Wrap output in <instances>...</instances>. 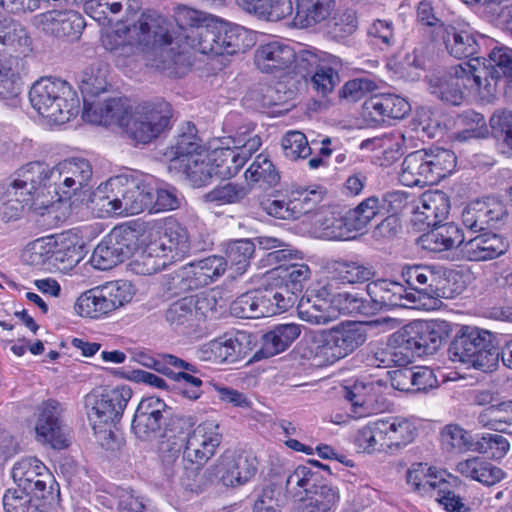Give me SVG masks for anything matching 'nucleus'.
<instances>
[{"instance_id": "11", "label": "nucleus", "mask_w": 512, "mask_h": 512, "mask_svg": "<svg viewBox=\"0 0 512 512\" xmlns=\"http://www.w3.org/2000/svg\"><path fill=\"white\" fill-rule=\"evenodd\" d=\"M366 329L360 322H346L322 331L314 337L317 344V355L326 362H334L346 357L366 341Z\"/></svg>"}, {"instance_id": "30", "label": "nucleus", "mask_w": 512, "mask_h": 512, "mask_svg": "<svg viewBox=\"0 0 512 512\" xmlns=\"http://www.w3.org/2000/svg\"><path fill=\"white\" fill-rule=\"evenodd\" d=\"M305 491V496L300 499V510L303 512H330L340 498L336 487L326 483L309 482L307 486H299Z\"/></svg>"}, {"instance_id": "18", "label": "nucleus", "mask_w": 512, "mask_h": 512, "mask_svg": "<svg viewBox=\"0 0 512 512\" xmlns=\"http://www.w3.org/2000/svg\"><path fill=\"white\" fill-rule=\"evenodd\" d=\"M12 478L17 484L18 491L34 495L36 498L45 499L47 494H52L54 480L48 473L46 466L36 458L28 457L17 462L12 468Z\"/></svg>"}, {"instance_id": "34", "label": "nucleus", "mask_w": 512, "mask_h": 512, "mask_svg": "<svg viewBox=\"0 0 512 512\" xmlns=\"http://www.w3.org/2000/svg\"><path fill=\"white\" fill-rule=\"evenodd\" d=\"M456 471L486 486L499 483L505 475L501 468L482 457H472L459 462Z\"/></svg>"}, {"instance_id": "63", "label": "nucleus", "mask_w": 512, "mask_h": 512, "mask_svg": "<svg viewBox=\"0 0 512 512\" xmlns=\"http://www.w3.org/2000/svg\"><path fill=\"white\" fill-rule=\"evenodd\" d=\"M247 194L248 189L243 184L227 182L206 193L204 200L211 203L232 204L240 202Z\"/></svg>"}, {"instance_id": "64", "label": "nucleus", "mask_w": 512, "mask_h": 512, "mask_svg": "<svg viewBox=\"0 0 512 512\" xmlns=\"http://www.w3.org/2000/svg\"><path fill=\"white\" fill-rule=\"evenodd\" d=\"M30 495L17 489H8L3 496L5 512H44Z\"/></svg>"}, {"instance_id": "15", "label": "nucleus", "mask_w": 512, "mask_h": 512, "mask_svg": "<svg viewBox=\"0 0 512 512\" xmlns=\"http://www.w3.org/2000/svg\"><path fill=\"white\" fill-rule=\"evenodd\" d=\"M216 430L217 426L212 423L198 425L185 438V444H180L174 452L179 454L182 449L183 462L196 465V469H200L215 454L221 443L222 436Z\"/></svg>"}, {"instance_id": "62", "label": "nucleus", "mask_w": 512, "mask_h": 512, "mask_svg": "<svg viewBox=\"0 0 512 512\" xmlns=\"http://www.w3.org/2000/svg\"><path fill=\"white\" fill-rule=\"evenodd\" d=\"M334 269L340 280L350 284L364 283L375 274L371 266L353 261H337Z\"/></svg>"}, {"instance_id": "59", "label": "nucleus", "mask_w": 512, "mask_h": 512, "mask_svg": "<svg viewBox=\"0 0 512 512\" xmlns=\"http://www.w3.org/2000/svg\"><path fill=\"white\" fill-rule=\"evenodd\" d=\"M281 278L284 286L289 287L297 294L302 291L303 284L310 278V269L304 263H291L272 269Z\"/></svg>"}, {"instance_id": "60", "label": "nucleus", "mask_w": 512, "mask_h": 512, "mask_svg": "<svg viewBox=\"0 0 512 512\" xmlns=\"http://www.w3.org/2000/svg\"><path fill=\"white\" fill-rule=\"evenodd\" d=\"M482 66L487 67L489 70L497 71L495 74L497 77L492 78L488 76V80L492 84V92L496 86L497 80L501 76L512 78V49L507 47L494 48L489 53V65L481 62Z\"/></svg>"}, {"instance_id": "56", "label": "nucleus", "mask_w": 512, "mask_h": 512, "mask_svg": "<svg viewBox=\"0 0 512 512\" xmlns=\"http://www.w3.org/2000/svg\"><path fill=\"white\" fill-rule=\"evenodd\" d=\"M332 474L329 465L320 463L317 460H308L305 465H299L286 479V488L293 486H307L309 482H319L320 471Z\"/></svg>"}, {"instance_id": "29", "label": "nucleus", "mask_w": 512, "mask_h": 512, "mask_svg": "<svg viewBox=\"0 0 512 512\" xmlns=\"http://www.w3.org/2000/svg\"><path fill=\"white\" fill-rule=\"evenodd\" d=\"M450 211V199L440 190L426 191L415 208V219L427 227L437 226L445 221Z\"/></svg>"}, {"instance_id": "28", "label": "nucleus", "mask_w": 512, "mask_h": 512, "mask_svg": "<svg viewBox=\"0 0 512 512\" xmlns=\"http://www.w3.org/2000/svg\"><path fill=\"white\" fill-rule=\"evenodd\" d=\"M254 61L259 70L265 73H274L289 68L295 61V51L291 45L272 41L260 45L254 56Z\"/></svg>"}, {"instance_id": "2", "label": "nucleus", "mask_w": 512, "mask_h": 512, "mask_svg": "<svg viewBox=\"0 0 512 512\" xmlns=\"http://www.w3.org/2000/svg\"><path fill=\"white\" fill-rule=\"evenodd\" d=\"M495 72L482 66L480 57H475L451 67L441 76L432 78L430 86L437 98L451 105H459L464 98V90L472 93L483 90L486 94H492V84L488 76L497 77Z\"/></svg>"}, {"instance_id": "9", "label": "nucleus", "mask_w": 512, "mask_h": 512, "mask_svg": "<svg viewBox=\"0 0 512 512\" xmlns=\"http://www.w3.org/2000/svg\"><path fill=\"white\" fill-rule=\"evenodd\" d=\"M103 189L111 193L104 197L109 206L107 211L119 215H136L150 210L154 200L151 187L124 177L110 178Z\"/></svg>"}, {"instance_id": "16", "label": "nucleus", "mask_w": 512, "mask_h": 512, "mask_svg": "<svg viewBox=\"0 0 512 512\" xmlns=\"http://www.w3.org/2000/svg\"><path fill=\"white\" fill-rule=\"evenodd\" d=\"M404 341H410L417 357L434 354L450 335L451 323L445 320L413 321L402 328Z\"/></svg>"}, {"instance_id": "22", "label": "nucleus", "mask_w": 512, "mask_h": 512, "mask_svg": "<svg viewBox=\"0 0 512 512\" xmlns=\"http://www.w3.org/2000/svg\"><path fill=\"white\" fill-rule=\"evenodd\" d=\"M38 27L57 38L78 39L86 22L83 16L73 10H51L36 17Z\"/></svg>"}, {"instance_id": "61", "label": "nucleus", "mask_w": 512, "mask_h": 512, "mask_svg": "<svg viewBox=\"0 0 512 512\" xmlns=\"http://www.w3.org/2000/svg\"><path fill=\"white\" fill-rule=\"evenodd\" d=\"M245 178L252 182L275 185L280 176L267 155L259 154L245 172Z\"/></svg>"}, {"instance_id": "41", "label": "nucleus", "mask_w": 512, "mask_h": 512, "mask_svg": "<svg viewBox=\"0 0 512 512\" xmlns=\"http://www.w3.org/2000/svg\"><path fill=\"white\" fill-rule=\"evenodd\" d=\"M79 83L84 105L85 98L89 99V97L98 96L106 91L108 85L107 65L100 61H94L81 72Z\"/></svg>"}, {"instance_id": "23", "label": "nucleus", "mask_w": 512, "mask_h": 512, "mask_svg": "<svg viewBox=\"0 0 512 512\" xmlns=\"http://www.w3.org/2000/svg\"><path fill=\"white\" fill-rule=\"evenodd\" d=\"M209 310H211V302L207 296L202 294L187 296L169 305L165 311V319L174 327L192 326L203 321Z\"/></svg>"}, {"instance_id": "39", "label": "nucleus", "mask_w": 512, "mask_h": 512, "mask_svg": "<svg viewBox=\"0 0 512 512\" xmlns=\"http://www.w3.org/2000/svg\"><path fill=\"white\" fill-rule=\"evenodd\" d=\"M297 312L301 320L313 325H325L333 319L331 304L318 296L301 297Z\"/></svg>"}, {"instance_id": "17", "label": "nucleus", "mask_w": 512, "mask_h": 512, "mask_svg": "<svg viewBox=\"0 0 512 512\" xmlns=\"http://www.w3.org/2000/svg\"><path fill=\"white\" fill-rule=\"evenodd\" d=\"M408 194L403 191H389L381 195H372L361 201L355 208L349 209L350 221L358 231L365 229L370 222L386 212H401L407 205Z\"/></svg>"}, {"instance_id": "25", "label": "nucleus", "mask_w": 512, "mask_h": 512, "mask_svg": "<svg viewBox=\"0 0 512 512\" xmlns=\"http://www.w3.org/2000/svg\"><path fill=\"white\" fill-rule=\"evenodd\" d=\"M507 215V208L502 201L496 199L476 201L464 209L462 223L473 232H481L502 221Z\"/></svg>"}, {"instance_id": "20", "label": "nucleus", "mask_w": 512, "mask_h": 512, "mask_svg": "<svg viewBox=\"0 0 512 512\" xmlns=\"http://www.w3.org/2000/svg\"><path fill=\"white\" fill-rule=\"evenodd\" d=\"M411 110L409 102L395 94L373 95L362 105V117L370 126H378L387 119H403Z\"/></svg>"}, {"instance_id": "19", "label": "nucleus", "mask_w": 512, "mask_h": 512, "mask_svg": "<svg viewBox=\"0 0 512 512\" xmlns=\"http://www.w3.org/2000/svg\"><path fill=\"white\" fill-rule=\"evenodd\" d=\"M62 412L61 404L54 399L42 402L37 406L35 412L37 417L35 431L38 440L51 445L54 449L68 447L61 419Z\"/></svg>"}, {"instance_id": "38", "label": "nucleus", "mask_w": 512, "mask_h": 512, "mask_svg": "<svg viewBox=\"0 0 512 512\" xmlns=\"http://www.w3.org/2000/svg\"><path fill=\"white\" fill-rule=\"evenodd\" d=\"M406 480L413 489L422 494L433 497L439 489L443 479L438 480L436 470L426 463H414L408 469Z\"/></svg>"}, {"instance_id": "57", "label": "nucleus", "mask_w": 512, "mask_h": 512, "mask_svg": "<svg viewBox=\"0 0 512 512\" xmlns=\"http://www.w3.org/2000/svg\"><path fill=\"white\" fill-rule=\"evenodd\" d=\"M126 259L112 244V238L107 236L95 247L90 258L91 265L98 270H110Z\"/></svg>"}, {"instance_id": "37", "label": "nucleus", "mask_w": 512, "mask_h": 512, "mask_svg": "<svg viewBox=\"0 0 512 512\" xmlns=\"http://www.w3.org/2000/svg\"><path fill=\"white\" fill-rule=\"evenodd\" d=\"M335 7V0H296L295 22L309 28L327 20Z\"/></svg>"}, {"instance_id": "33", "label": "nucleus", "mask_w": 512, "mask_h": 512, "mask_svg": "<svg viewBox=\"0 0 512 512\" xmlns=\"http://www.w3.org/2000/svg\"><path fill=\"white\" fill-rule=\"evenodd\" d=\"M174 19L179 29L183 31V37L185 38L187 45L198 50V30L201 27H210L213 22V18L202 11L186 6H180L175 10Z\"/></svg>"}, {"instance_id": "50", "label": "nucleus", "mask_w": 512, "mask_h": 512, "mask_svg": "<svg viewBox=\"0 0 512 512\" xmlns=\"http://www.w3.org/2000/svg\"><path fill=\"white\" fill-rule=\"evenodd\" d=\"M141 113L147 117L159 134L171 127L173 110L170 103L163 99L144 102L137 106Z\"/></svg>"}, {"instance_id": "54", "label": "nucleus", "mask_w": 512, "mask_h": 512, "mask_svg": "<svg viewBox=\"0 0 512 512\" xmlns=\"http://www.w3.org/2000/svg\"><path fill=\"white\" fill-rule=\"evenodd\" d=\"M367 386L362 382H355L351 386L342 388V397L351 405L350 411L353 418L368 416L371 411V403L367 394Z\"/></svg>"}, {"instance_id": "48", "label": "nucleus", "mask_w": 512, "mask_h": 512, "mask_svg": "<svg viewBox=\"0 0 512 512\" xmlns=\"http://www.w3.org/2000/svg\"><path fill=\"white\" fill-rule=\"evenodd\" d=\"M232 315L238 318L256 319L266 316L262 291L245 293L231 303Z\"/></svg>"}, {"instance_id": "49", "label": "nucleus", "mask_w": 512, "mask_h": 512, "mask_svg": "<svg viewBox=\"0 0 512 512\" xmlns=\"http://www.w3.org/2000/svg\"><path fill=\"white\" fill-rule=\"evenodd\" d=\"M262 294L268 317L287 311L294 306L298 299V294L284 285L266 289L262 291Z\"/></svg>"}, {"instance_id": "31", "label": "nucleus", "mask_w": 512, "mask_h": 512, "mask_svg": "<svg viewBox=\"0 0 512 512\" xmlns=\"http://www.w3.org/2000/svg\"><path fill=\"white\" fill-rule=\"evenodd\" d=\"M48 168L49 164L41 161L27 163L17 170V177L11 182L7 192L23 196L46 188Z\"/></svg>"}, {"instance_id": "4", "label": "nucleus", "mask_w": 512, "mask_h": 512, "mask_svg": "<svg viewBox=\"0 0 512 512\" xmlns=\"http://www.w3.org/2000/svg\"><path fill=\"white\" fill-rule=\"evenodd\" d=\"M32 107L55 124H64L80 112V100L71 85L52 77L36 81L29 91Z\"/></svg>"}, {"instance_id": "1", "label": "nucleus", "mask_w": 512, "mask_h": 512, "mask_svg": "<svg viewBox=\"0 0 512 512\" xmlns=\"http://www.w3.org/2000/svg\"><path fill=\"white\" fill-rule=\"evenodd\" d=\"M128 37L142 46L151 66L169 77H183L191 66L190 57L176 51L178 37L171 23L154 11L142 13L137 22L127 28Z\"/></svg>"}, {"instance_id": "7", "label": "nucleus", "mask_w": 512, "mask_h": 512, "mask_svg": "<svg viewBox=\"0 0 512 512\" xmlns=\"http://www.w3.org/2000/svg\"><path fill=\"white\" fill-rule=\"evenodd\" d=\"M135 295L131 282L118 280L84 292L76 301L78 314L89 318L102 315L129 303Z\"/></svg>"}, {"instance_id": "46", "label": "nucleus", "mask_w": 512, "mask_h": 512, "mask_svg": "<svg viewBox=\"0 0 512 512\" xmlns=\"http://www.w3.org/2000/svg\"><path fill=\"white\" fill-rule=\"evenodd\" d=\"M168 421L164 418H153L135 413L131 429L134 435L141 441L151 442L164 437L167 433Z\"/></svg>"}, {"instance_id": "13", "label": "nucleus", "mask_w": 512, "mask_h": 512, "mask_svg": "<svg viewBox=\"0 0 512 512\" xmlns=\"http://www.w3.org/2000/svg\"><path fill=\"white\" fill-rule=\"evenodd\" d=\"M255 346V335L246 331H236L203 344L198 353L203 361L234 363L246 357Z\"/></svg>"}, {"instance_id": "26", "label": "nucleus", "mask_w": 512, "mask_h": 512, "mask_svg": "<svg viewBox=\"0 0 512 512\" xmlns=\"http://www.w3.org/2000/svg\"><path fill=\"white\" fill-rule=\"evenodd\" d=\"M301 334V326L296 323L275 325L261 337V346L251 360L260 361L284 352Z\"/></svg>"}, {"instance_id": "10", "label": "nucleus", "mask_w": 512, "mask_h": 512, "mask_svg": "<svg viewBox=\"0 0 512 512\" xmlns=\"http://www.w3.org/2000/svg\"><path fill=\"white\" fill-rule=\"evenodd\" d=\"M132 397V390L127 386L104 390L86 397L88 418L95 433L112 435V426L120 421L127 403Z\"/></svg>"}, {"instance_id": "52", "label": "nucleus", "mask_w": 512, "mask_h": 512, "mask_svg": "<svg viewBox=\"0 0 512 512\" xmlns=\"http://www.w3.org/2000/svg\"><path fill=\"white\" fill-rule=\"evenodd\" d=\"M491 135L512 154V110L496 109L489 118Z\"/></svg>"}, {"instance_id": "45", "label": "nucleus", "mask_w": 512, "mask_h": 512, "mask_svg": "<svg viewBox=\"0 0 512 512\" xmlns=\"http://www.w3.org/2000/svg\"><path fill=\"white\" fill-rule=\"evenodd\" d=\"M128 137L135 144H148L156 139L160 134L156 131L151 122L147 120L138 107L131 112L123 125Z\"/></svg>"}, {"instance_id": "14", "label": "nucleus", "mask_w": 512, "mask_h": 512, "mask_svg": "<svg viewBox=\"0 0 512 512\" xmlns=\"http://www.w3.org/2000/svg\"><path fill=\"white\" fill-rule=\"evenodd\" d=\"M401 275L408 286L416 293L417 303L423 298H448L445 270L442 267L415 264L403 267Z\"/></svg>"}, {"instance_id": "55", "label": "nucleus", "mask_w": 512, "mask_h": 512, "mask_svg": "<svg viewBox=\"0 0 512 512\" xmlns=\"http://www.w3.org/2000/svg\"><path fill=\"white\" fill-rule=\"evenodd\" d=\"M458 123L463 126V130L455 134V139L460 142L470 138H484L488 134L484 116L474 110H467L460 114Z\"/></svg>"}, {"instance_id": "42", "label": "nucleus", "mask_w": 512, "mask_h": 512, "mask_svg": "<svg viewBox=\"0 0 512 512\" xmlns=\"http://www.w3.org/2000/svg\"><path fill=\"white\" fill-rule=\"evenodd\" d=\"M60 169L64 174L63 184L71 192L85 187L92 178V167L88 160L74 158L60 162Z\"/></svg>"}, {"instance_id": "51", "label": "nucleus", "mask_w": 512, "mask_h": 512, "mask_svg": "<svg viewBox=\"0 0 512 512\" xmlns=\"http://www.w3.org/2000/svg\"><path fill=\"white\" fill-rule=\"evenodd\" d=\"M255 246V243L250 239L228 242L224 250L226 265L235 266L237 272L243 273L255 253Z\"/></svg>"}, {"instance_id": "40", "label": "nucleus", "mask_w": 512, "mask_h": 512, "mask_svg": "<svg viewBox=\"0 0 512 512\" xmlns=\"http://www.w3.org/2000/svg\"><path fill=\"white\" fill-rule=\"evenodd\" d=\"M388 449H401L411 443L415 437L416 428L406 418L389 417L381 419Z\"/></svg>"}, {"instance_id": "44", "label": "nucleus", "mask_w": 512, "mask_h": 512, "mask_svg": "<svg viewBox=\"0 0 512 512\" xmlns=\"http://www.w3.org/2000/svg\"><path fill=\"white\" fill-rule=\"evenodd\" d=\"M202 146L201 140L196 135L195 126H188V132L180 134L170 151L167 153L170 156V165L176 168L182 164V160L189 158L191 155L205 151Z\"/></svg>"}, {"instance_id": "8", "label": "nucleus", "mask_w": 512, "mask_h": 512, "mask_svg": "<svg viewBox=\"0 0 512 512\" xmlns=\"http://www.w3.org/2000/svg\"><path fill=\"white\" fill-rule=\"evenodd\" d=\"M229 147L202 151L182 160L175 169L181 171L193 187L208 185L213 178L229 179L234 170L229 166L232 161Z\"/></svg>"}, {"instance_id": "12", "label": "nucleus", "mask_w": 512, "mask_h": 512, "mask_svg": "<svg viewBox=\"0 0 512 512\" xmlns=\"http://www.w3.org/2000/svg\"><path fill=\"white\" fill-rule=\"evenodd\" d=\"M257 459L245 452L226 451L207 469L210 481L227 487H236L248 482L257 472Z\"/></svg>"}, {"instance_id": "3", "label": "nucleus", "mask_w": 512, "mask_h": 512, "mask_svg": "<svg viewBox=\"0 0 512 512\" xmlns=\"http://www.w3.org/2000/svg\"><path fill=\"white\" fill-rule=\"evenodd\" d=\"M496 337L488 330L464 325L459 327L448 347V357L482 372H491L498 366L500 351Z\"/></svg>"}, {"instance_id": "21", "label": "nucleus", "mask_w": 512, "mask_h": 512, "mask_svg": "<svg viewBox=\"0 0 512 512\" xmlns=\"http://www.w3.org/2000/svg\"><path fill=\"white\" fill-rule=\"evenodd\" d=\"M366 292L370 298L372 313L383 308L408 307L416 304V293L407 292L396 281L378 279L367 284Z\"/></svg>"}, {"instance_id": "5", "label": "nucleus", "mask_w": 512, "mask_h": 512, "mask_svg": "<svg viewBox=\"0 0 512 512\" xmlns=\"http://www.w3.org/2000/svg\"><path fill=\"white\" fill-rule=\"evenodd\" d=\"M455 154L447 149H421L409 153L402 162L400 180L405 186L435 184L452 172Z\"/></svg>"}, {"instance_id": "27", "label": "nucleus", "mask_w": 512, "mask_h": 512, "mask_svg": "<svg viewBox=\"0 0 512 512\" xmlns=\"http://www.w3.org/2000/svg\"><path fill=\"white\" fill-rule=\"evenodd\" d=\"M508 248L509 243L503 236L485 232L463 241L461 253L469 261H488L503 255Z\"/></svg>"}, {"instance_id": "36", "label": "nucleus", "mask_w": 512, "mask_h": 512, "mask_svg": "<svg viewBox=\"0 0 512 512\" xmlns=\"http://www.w3.org/2000/svg\"><path fill=\"white\" fill-rule=\"evenodd\" d=\"M433 229L422 237L423 247L432 252H442L462 247L464 237L454 223L431 226Z\"/></svg>"}, {"instance_id": "47", "label": "nucleus", "mask_w": 512, "mask_h": 512, "mask_svg": "<svg viewBox=\"0 0 512 512\" xmlns=\"http://www.w3.org/2000/svg\"><path fill=\"white\" fill-rule=\"evenodd\" d=\"M385 429L381 420L370 422L357 432L355 436L356 446L368 453L389 450L384 435Z\"/></svg>"}, {"instance_id": "6", "label": "nucleus", "mask_w": 512, "mask_h": 512, "mask_svg": "<svg viewBox=\"0 0 512 512\" xmlns=\"http://www.w3.org/2000/svg\"><path fill=\"white\" fill-rule=\"evenodd\" d=\"M198 51L202 54L235 55L253 46L251 33L242 26L227 22H212L198 30Z\"/></svg>"}, {"instance_id": "58", "label": "nucleus", "mask_w": 512, "mask_h": 512, "mask_svg": "<svg viewBox=\"0 0 512 512\" xmlns=\"http://www.w3.org/2000/svg\"><path fill=\"white\" fill-rule=\"evenodd\" d=\"M293 12L291 0H261L251 15L260 20L278 22Z\"/></svg>"}, {"instance_id": "53", "label": "nucleus", "mask_w": 512, "mask_h": 512, "mask_svg": "<svg viewBox=\"0 0 512 512\" xmlns=\"http://www.w3.org/2000/svg\"><path fill=\"white\" fill-rule=\"evenodd\" d=\"M287 501L288 497L281 485L271 483L258 494L252 512H281Z\"/></svg>"}, {"instance_id": "43", "label": "nucleus", "mask_w": 512, "mask_h": 512, "mask_svg": "<svg viewBox=\"0 0 512 512\" xmlns=\"http://www.w3.org/2000/svg\"><path fill=\"white\" fill-rule=\"evenodd\" d=\"M321 235L329 240H349L354 238L352 233L359 232L350 221V213H330L321 222Z\"/></svg>"}, {"instance_id": "24", "label": "nucleus", "mask_w": 512, "mask_h": 512, "mask_svg": "<svg viewBox=\"0 0 512 512\" xmlns=\"http://www.w3.org/2000/svg\"><path fill=\"white\" fill-rule=\"evenodd\" d=\"M131 107L127 99L121 97L109 98L103 102H94L85 98L83 117L94 124L109 126L117 124L123 127Z\"/></svg>"}, {"instance_id": "35", "label": "nucleus", "mask_w": 512, "mask_h": 512, "mask_svg": "<svg viewBox=\"0 0 512 512\" xmlns=\"http://www.w3.org/2000/svg\"><path fill=\"white\" fill-rule=\"evenodd\" d=\"M84 246L76 237L62 235L55 242V248L49 255V261L61 272L72 270L83 258Z\"/></svg>"}, {"instance_id": "32", "label": "nucleus", "mask_w": 512, "mask_h": 512, "mask_svg": "<svg viewBox=\"0 0 512 512\" xmlns=\"http://www.w3.org/2000/svg\"><path fill=\"white\" fill-rule=\"evenodd\" d=\"M442 39L448 53L458 59L473 57L478 53L476 34L470 28L441 24Z\"/></svg>"}]
</instances>
